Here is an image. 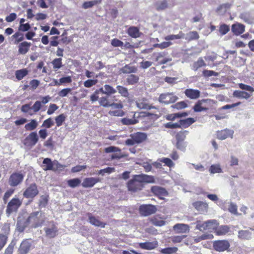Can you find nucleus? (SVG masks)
I'll return each instance as SVG.
<instances>
[{
    "label": "nucleus",
    "instance_id": "9b49d317",
    "mask_svg": "<svg viewBox=\"0 0 254 254\" xmlns=\"http://www.w3.org/2000/svg\"><path fill=\"white\" fill-rule=\"evenodd\" d=\"M151 190L155 195L157 196L160 199H164V196L168 195V192L166 190L160 187H152Z\"/></svg>",
    "mask_w": 254,
    "mask_h": 254
},
{
    "label": "nucleus",
    "instance_id": "dca6fc26",
    "mask_svg": "<svg viewBox=\"0 0 254 254\" xmlns=\"http://www.w3.org/2000/svg\"><path fill=\"white\" fill-rule=\"evenodd\" d=\"M173 229L176 233H186L190 231L189 225L183 223H178L173 226Z\"/></svg>",
    "mask_w": 254,
    "mask_h": 254
},
{
    "label": "nucleus",
    "instance_id": "393cba45",
    "mask_svg": "<svg viewBox=\"0 0 254 254\" xmlns=\"http://www.w3.org/2000/svg\"><path fill=\"white\" fill-rule=\"evenodd\" d=\"M31 46V43L24 41L19 44L18 46V52L20 54H26Z\"/></svg>",
    "mask_w": 254,
    "mask_h": 254
},
{
    "label": "nucleus",
    "instance_id": "f3484780",
    "mask_svg": "<svg viewBox=\"0 0 254 254\" xmlns=\"http://www.w3.org/2000/svg\"><path fill=\"white\" fill-rule=\"evenodd\" d=\"M252 95V94L250 93L240 90H235L233 93V96L234 97L241 99H243L248 100L251 97Z\"/></svg>",
    "mask_w": 254,
    "mask_h": 254
},
{
    "label": "nucleus",
    "instance_id": "bb28decb",
    "mask_svg": "<svg viewBox=\"0 0 254 254\" xmlns=\"http://www.w3.org/2000/svg\"><path fill=\"white\" fill-rule=\"evenodd\" d=\"M230 229L228 225H221L215 229V232L217 236H222L228 233Z\"/></svg>",
    "mask_w": 254,
    "mask_h": 254
},
{
    "label": "nucleus",
    "instance_id": "cd10ccee",
    "mask_svg": "<svg viewBox=\"0 0 254 254\" xmlns=\"http://www.w3.org/2000/svg\"><path fill=\"white\" fill-rule=\"evenodd\" d=\"M127 33L132 38H136L140 36L139 28L135 26H130L127 29Z\"/></svg>",
    "mask_w": 254,
    "mask_h": 254
},
{
    "label": "nucleus",
    "instance_id": "a211bd4d",
    "mask_svg": "<svg viewBox=\"0 0 254 254\" xmlns=\"http://www.w3.org/2000/svg\"><path fill=\"white\" fill-rule=\"evenodd\" d=\"M186 96L190 99H196L200 95V92L197 89H187L185 91Z\"/></svg>",
    "mask_w": 254,
    "mask_h": 254
},
{
    "label": "nucleus",
    "instance_id": "7c9ffc66",
    "mask_svg": "<svg viewBox=\"0 0 254 254\" xmlns=\"http://www.w3.org/2000/svg\"><path fill=\"white\" fill-rule=\"evenodd\" d=\"M121 71L123 73L129 74L136 73L137 71V69L134 66H130L129 64H126L121 69Z\"/></svg>",
    "mask_w": 254,
    "mask_h": 254
},
{
    "label": "nucleus",
    "instance_id": "c85d7f7f",
    "mask_svg": "<svg viewBox=\"0 0 254 254\" xmlns=\"http://www.w3.org/2000/svg\"><path fill=\"white\" fill-rule=\"evenodd\" d=\"M43 167L45 171L54 170L53 162L50 158H44L43 161Z\"/></svg>",
    "mask_w": 254,
    "mask_h": 254
},
{
    "label": "nucleus",
    "instance_id": "f03ea898",
    "mask_svg": "<svg viewBox=\"0 0 254 254\" xmlns=\"http://www.w3.org/2000/svg\"><path fill=\"white\" fill-rule=\"evenodd\" d=\"M46 219L45 213L41 211L33 212L30 214L26 223L33 228H38L43 225Z\"/></svg>",
    "mask_w": 254,
    "mask_h": 254
},
{
    "label": "nucleus",
    "instance_id": "e2e57ef3",
    "mask_svg": "<svg viewBox=\"0 0 254 254\" xmlns=\"http://www.w3.org/2000/svg\"><path fill=\"white\" fill-rule=\"evenodd\" d=\"M59 107L55 104H50L49 107L47 112V114L48 115H52L57 110H58Z\"/></svg>",
    "mask_w": 254,
    "mask_h": 254
},
{
    "label": "nucleus",
    "instance_id": "13d9d810",
    "mask_svg": "<svg viewBox=\"0 0 254 254\" xmlns=\"http://www.w3.org/2000/svg\"><path fill=\"white\" fill-rule=\"evenodd\" d=\"M240 17L245 22L251 24L253 23V20L250 17L248 13H243L240 14Z\"/></svg>",
    "mask_w": 254,
    "mask_h": 254
},
{
    "label": "nucleus",
    "instance_id": "4468645a",
    "mask_svg": "<svg viewBox=\"0 0 254 254\" xmlns=\"http://www.w3.org/2000/svg\"><path fill=\"white\" fill-rule=\"evenodd\" d=\"M31 245L32 244L30 240L26 239L22 241L19 249L20 254H26L28 253Z\"/></svg>",
    "mask_w": 254,
    "mask_h": 254
},
{
    "label": "nucleus",
    "instance_id": "8fccbe9b",
    "mask_svg": "<svg viewBox=\"0 0 254 254\" xmlns=\"http://www.w3.org/2000/svg\"><path fill=\"white\" fill-rule=\"evenodd\" d=\"M206 223H208L207 225V227L208 228V230L210 229H215L216 228V227L218 225V223L216 220L215 219H212V220H209L208 221H205Z\"/></svg>",
    "mask_w": 254,
    "mask_h": 254
},
{
    "label": "nucleus",
    "instance_id": "4d7b16f0",
    "mask_svg": "<svg viewBox=\"0 0 254 254\" xmlns=\"http://www.w3.org/2000/svg\"><path fill=\"white\" fill-rule=\"evenodd\" d=\"M230 30V27L226 24H222L220 25L219 31L221 35L226 34Z\"/></svg>",
    "mask_w": 254,
    "mask_h": 254
},
{
    "label": "nucleus",
    "instance_id": "473e14b6",
    "mask_svg": "<svg viewBox=\"0 0 254 254\" xmlns=\"http://www.w3.org/2000/svg\"><path fill=\"white\" fill-rule=\"evenodd\" d=\"M118 93L123 97L125 98L129 97V92L127 87L121 85H118L116 87Z\"/></svg>",
    "mask_w": 254,
    "mask_h": 254
},
{
    "label": "nucleus",
    "instance_id": "f257e3e1",
    "mask_svg": "<svg viewBox=\"0 0 254 254\" xmlns=\"http://www.w3.org/2000/svg\"><path fill=\"white\" fill-rule=\"evenodd\" d=\"M154 182L155 180L152 176L144 174L134 175L128 182L127 186L129 191L135 192L142 190L144 183H153Z\"/></svg>",
    "mask_w": 254,
    "mask_h": 254
},
{
    "label": "nucleus",
    "instance_id": "2eb2a0df",
    "mask_svg": "<svg viewBox=\"0 0 254 254\" xmlns=\"http://www.w3.org/2000/svg\"><path fill=\"white\" fill-rule=\"evenodd\" d=\"M44 230L47 237L49 238H55L58 234V229L54 224H53L51 228L45 227Z\"/></svg>",
    "mask_w": 254,
    "mask_h": 254
},
{
    "label": "nucleus",
    "instance_id": "5fc2aeb1",
    "mask_svg": "<svg viewBox=\"0 0 254 254\" xmlns=\"http://www.w3.org/2000/svg\"><path fill=\"white\" fill-rule=\"evenodd\" d=\"M48 198L47 196L42 195L39 200V206L40 208H44L47 205Z\"/></svg>",
    "mask_w": 254,
    "mask_h": 254
},
{
    "label": "nucleus",
    "instance_id": "ea45409f",
    "mask_svg": "<svg viewBox=\"0 0 254 254\" xmlns=\"http://www.w3.org/2000/svg\"><path fill=\"white\" fill-rule=\"evenodd\" d=\"M81 183V180L79 178H74L67 181V185L72 188L78 187Z\"/></svg>",
    "mask_w": 254,
    "mask_h": 254
},
{
    "label": "nucleus",
    "instance_id": "de8ad7c7",
    "mask_svg": "<svg viewBox=\"0 0 254 254\" xmlns=\"http://www.w3.org/2000/svg\"><path fill=\"white\" fill-rule=\"evenodd\" d=\"M188 131L185 130L177 133L176 135L177 142H185L184 140L186 137V134L188 133Z\"/></svg>",
    "mask_w": 254,
    "mask_h": 254
},
{
    "label": "nucleus",
    "instance_id": "864d4df0",
    "mask_svg": "<svg viewBox=\"0 0 254 254\" xmlns=\"http://www.w3.org/2000/svg\"><path fill=\"white\" fill-rule=\"evenodd\" d=\"M66 116L64 114H62L57 116L55 118V121L57 127H60L62 125L63 123L65 121Z\"/></svg>",
    "mask_w": 254,
    "mask_h": 254
},
{
    "label": "nucleus",
    "instance_id": "72a5a7b5",
    "mask_svg": "<svg viewBox=\"0 0 254 254\" xmlns=\"http://www.w3.org/2000/svg\"><path fill=\"white\" fill-rule=\"evenodd\" d=\"M28 71L26 68H23L21 69L17 70L15 71V74L16 78L20 80L23 79L25 76L28 74Z\"/></svg>",
    "mask_w": 254,
    "mask_h": 254
},
{
    "label": "nucleus",
    "instance_id": "39448f33",
    "mask_svg": "<svg viewBox=\"0 0 254 254\" xmlns=\"http://www.w3.org/2000/svg\"><path fill=\"white\" fill-rule=\"evenodd\" d=\"M22 202L18 198H13L8 203L6 209V214L9 216L12 213L16 212L21 206Z\"/></svg>",
    "mask_w": 254,
    "mask_h": 254
},
{
    "label": "nucleus",
    "instance_id": "1a4fd4ad",
    "mask_svg": "<svg viewBox=\"0 0 254 254\" xmlns=\"http://www.w3.org/2000/svg\"><path fill=\"white\" fill-rule=\"evenodd\" d=\"M23 178L24 176L21 173H13L9 177L8 184L11 187H16L22 182Z\"/></svg>",
    "mask_w": 254,
    "mask_h": 254
},
{
    "label": "nucleus",
    "instance_id": "a18cd8bd",
    "mask_svg": "<svg viewBox=\"0 0 254 254\" xmlns=\"http://www.w3.org/2000/svg\"><path fill=\"white\" fill-rule=\"evenodd\" d=\"M62 59L61 58L55 59L52 62V64L53 65L54 69H60L63 66Z\"/></svg>",
    "mask_w": 254,
    "mask_h": 254
},
{
    "label": "nucleus",
    "instance_id": "4be33fe9",
    "mask_svg": "<svg viewBox=\"0 0 254 254\" xmlns=\"http://www.w3.org/2000/svg\"><path fill=\"white\" fill-rule=\"evenodd\" d=\"M157 245L158 244L156 242H146L139 244V247L141 249L147 250H151L155 249L157 246Z\"/></svg>",
    "mask_w": 254,
    "mask_h": 254
},
{
    "label": "nucleus",
    "instance_id": "9d476101",
    "mask_svg": "<svg viewBox=\"0 0 254 254\" xmlns=\"http://www.w3.org/2000/svg\"><path fill=\"white\" fill-rule=\"evenodd\" d=\"M234 131L232 129L225 128L224 129L218 131L217 132V136L219 139L224 140L228 137L233 138Z\"/></svg>",
    "mask_w": 254,
    "mask_h": 254
},
{
    "label": "nucleus",
    "instance_id": "7ed1b4c3",
    "mask_svg": "<svg viewBox=\"0 0 254 254\" xmlns=\"http://www.w3.org/2000/svg\"><path fill=\"white\" fill-rule=\"evenodd\" d=\"M213 249L218 252L230 251V244L227 240L214 241L212 243Z\"/></svg>",
    "mask_w": 254,
    "mask_h": 254
},
{
    "label": "nucleus",
    "instance_id": "37998d69",
    "mask_svg": "<svg viewBox=\"0 0 254 254\" xmlns=\"http://www.w3.org/2000/svg\"><path fill=\"white\" fill-rule=\"evenodd\" d=\"M178 250L177 247H168L162 249L160 250V252L163 254H173L177 252Z\"/></svg>",
    "mask_w": 254,
    "mask_h": 254
},
{
    "label": "nucleus",
    "instance_id": "b1692460",
    "mask_svg": "<svg viewBox=\"0 0 254 254\" xmlns=\"http://www.w3.org/2000/svg\"><path fill=\"white\" fill-rule=\"evenodd\" d=\"M192 205L196 210L200 212L205 211L208 208V204L201 201L193 202Z\"/></svg>",
    "mask_w": 254,
    "mask_h": 254
},
{
    "label": "nucleus",
    "instance_id": "6e6d98bb",
    "mask_svg": "<svg viewBox=\"0 0 254 254\" xmlns=\"http://www.w3.org/2000/svg\"><path fill=\"white\" fill-rule=\"evenodd\" d=\"M238 86L240 89L243 90V91H249L251 94H252V93L254 91V88L250 85H248L241 83L238 84Z\"/></svg>",
    "mask_w": 254,
    "mask_h": 254
},
{
    "label": "nucleus",
    "instance_id": "58836bf2",
    "mask_svg": "<svg viewBox=\"0 0 254 254\" xmlns=\"http://www.w3.org/2000/svg\"><path fill=\"white\" fill-rule=\"evenodd\" d=\"M185 38L188 41L196 40L199 38V35L196 31H190L186 34Z\"/></svg>",
    "mask_w": 254,
    "mask_h": 254
},
{
    "label": "nucleus",
    "instance_id": "3c124183",
    "mask_svg": "<svg viewBox=\"0 0 254 254\" xmlns=\"http://www.w3.org/2000/svg\"><path fill=\"white\" fill-rule=\"evenodd\" d=\"M29 224H27L26 223V221L24 222H23L20 220H18L17 224H16V228L18 232H22L26 227H27Z\"/></svg>",
    "mask_w": 254,
    "mask_h": 254
},
{
    "label": "nucleus",
    "instance_id": "6ab92c4d",
    "mask_svg": "<svg viewBox=\"0 0 254 254\" xmlns=\"http://www.w3.org/2000/svg\"><path fill=\"white\" fill-rule=\"evenodd\" d=\"M131 135L136 144L140 143L147 138L146 133L144 132H137Z\"/></svg>",
    "mask_w": 254,
    "mask_h": 254
},
{
    "label": "nucleus",
    "instance_id": "a878e982",
    "mask_svg": "<svg viewBox=\"0 0 254 254\" xmlns=\"http://www.w3.org/2000/svg\"><path fill=\"white\" fill-rule=\"evenodd\" d=\"M195 122L193 118H188L186 119L180 120L179 121L181 128H187Z\"/></svg>",
    "mask_w": 254,
    "mask_h": 254
},
{
    "label": "nucleus",
    "instance_id": "603ef678",
    "mask_svg": "<svg viewBox=\"0 0 254 254\" xmlns=\"http://www.w3.org/2000/svg\"><path fill=\"white\" fill-rule=\"evenodd\" d=\"M121 123L124 125H135L138 123V120L134 119H132L125 118L121 119Z\"/></svg>",
    "mask_w": 254,
    "mask_h": 254
},
{
    "label": "nucleus",
    "instance_id": "0eeeda50",
    "mask_svg": "<svg viewBox=\"0 0 254 254\" xmlns=\"http://www.w3.org/2000/svg\"><path fill=\"white\" fill-rule=\"evenodd\" d=\"M39 193L37 186L35 183L30 184L23 192V195L26 198H33Z\"/></svg>",
    "mask_w": 254,
    "mask_h": 254
},
{
    "label": "nucleus",
    "instance_id": "2f4dec72",
    "mask_svg": "<svg viewBox=\"0 0 254 254\" xmlns=\"http://www.w3.org/2000/svg\"><path fill=\"white\" fill-rule=\"evenodd\" d=\"M232 6V4L226 2L220 5L216 9L218 13L220 14H224L226 12L227 10L230 8Z\"/></svg>",
    "mask_w": 254,
    "mask_h": 254
},
{
    "label": "nucleus",
    "instance_id": "f704fd0d",
    "mask_svg": "<svg viewBox=\"0 0 254 254\" xmlns=\"http://www.w3.org/2000/svg\"><path fill=\"white\" fill-rule=\"evenodd\" d=\"M139 81V77L134 74H129L127 76L126 81L128 85H134Z\"/></svg>",
    "mask_w": 254,
    "mask_h": 254
},
{
    "label": "nucleus",
    "instance_id": "20e7f679",
    "mask_svg": "<svg viewBox=\"0 0 254 254\" xmlns=\"http://www.w3.org/2000/svg\"><path fill=\"white\" fill-rule=\"evenodd\" d=\"M178 99V97L173 93H165L161 94L158 98V101L162 104L168 105L175 103Z\"/></svg>",
    "mask_w": 254,
    "mask_h": 254
},
{
    "label": "nucleus",
    "instance_id": "aec40b11",
    "mask_svg": "<svg viewBox=\"0 0 254 254\" xmlns=\"http://www.w3.org/2000/svg\"><path fill=\"white\" fill-rule=\"evenodd\" d=\"M88 219L89 223L96 227H100L101 228H105L106 225V223L101 222L99 220L97 219L95 217L93 216L91 214L88 213Z\"/></svg>",
    "mask_w": 254,
    "mask_h": 254
},
{
    "label": "nucleus",
    "instance_id": "338daca9",
    "mask_svg": "<svg viewBox=\"0 0 254 254\" xmlns=\"http://www.w3.org/2000/svg\"><path fill=\"white\" fill-rule=\"evenodd\" d=\"M161 162L164 163L165 165L169 167L174 166V163L172 160L169 158H163L160 160Z\"/></svg>",
    "mask_w": 254,
    "mask_h": 254
},
{
    "label": "nucleus",
    "instance_id": "f8f14e48",
    "mask_svg": "<svg viewBox=\"0 0 254 254\" xmlns=\"http://www.w3.org/2000/svg\"><path fill=\"white\" fill-rule=\"evenodd\" d=\"M116 100L115 96L111 97V95H106V96L99 98V103L100 106L105 108H108L110 107V104H111L112 101Z\"/></svg>",
    "mask_w": 254,
    "mask_h": 254
},
{
    "label": "nucleus",
    "instance_id": "c03bdc74",
    "mask_svg": "<svg viewBox=\"0 0 254 254\" xmlns=\"http://www.w3.org/2000/svg\"><path fill=\"white\" fill-rule=\"evenodd\" d=\"M185 34L182 32H179L177 35H170L166 36L165 39L167 41L173 40L175 39H180L184 38Z\"/></svg>",
    "mask_w": 254,
    "mask_h": 254
},
{
    "label": "nucleus",
    "instance_id": "c756f323",
    "mask_svg": "<svg viewBox=\"0 0 254 254\" xmlns=\"http://www.w3.org/2000/svg\"><path fill=\"white\" fill-rule=\"evenodd\" d=\"M238 237L242 240H250L252 238V233L249 230H240Z\"/></svg>",
    "mask_w": 254,
    "mask_h": 254
},
{
    "label": "nucleus",
    "instance_id": "774afa93",
    "mask_svg": "<svg viewBox=\"0 0 254 254\" xmlns=\"http://www.w3.org/2000/svg\"><path fill=\"white\" fill-rule=\"evenodd\" d=\"M120 151L121 149L119 147L114 146H110L105 148V152L107 153L111 152H117Z\"/></svg>",
    "mask_w": 254,
    "mask_h": 254
},
{
    "label": "nucleus",
    "instance_id": "412c9836",
    "mask_svg": "<svg viewBox=\"0 0 254 254\" xmlns=\"http://www.w3.org/2000/svg\"><path fill=\"white\" fill-rule=\"evenodd\" d=\"M231 29L236 35H239L244 32L245 26L244 24L241 23H235L232 25Z\"/></svg>",
    "mask_w": 254,
    "mask_h": 254
},
{
    "label": "nucleus",
    "instance_id": "69168bd1",
    "mask_svg": "<svg viewBox=\"0 0 254 254\" xmlns=\"http://www.w3.org/2000/svg\"><path fill=\"white\" fill-rule=\"evenodd\" d=\"M54 124V122L51 118H49L45 120L42 125V127H45L46 128H50Z\"/></svg>",
    "mask_w": 254,
    "mask_h": 254
},
{
    "label": "nucleus",
    "instance_id": "a19ab883",
    "mask_svg": "<svg viewBox=\"0 0 254 254\" xmlns=\"http://www.w3.org/2000/svg\"><path fill=\"white\" fill-rule=\"evenodd\" d=\"M156 9L158 10H163L168 7V2L167 0H161L158 1L156 3Z\"/></svg>",
    "mask_w": 254,
    "mask_h": 254
},
{
    "label": "nucleus",
    "instance_id": "c9c22d12",
    "mask_svg": "<svg viewBox=\"0 0 254 254\" xmlns=\"http://www.w3.org/2000/svg\"><path fill=\"white\" fill-rule=\"evenodd\" d=\"M38 125L37 121L33 119L29 123L25 125V128L26 130H33L36 128Z\"/></svg>",
    "mask_w": 254,
    "mask_h": 254
},
{
    "label": "nucleus",
    "instance_id": "09e8293b",
    "mask_svg": "<svg viewBox=\"0 0 254 254\" xmlns=\"http://www.w3.org/2000/svg\"><path fill=\"white\" fill-rule=\"evenodd\" d=\"M171 107L173 109L181 110L187 108L188 104L185 101H181L176 103L175 104L172 105Z\"/></svg>",
    "mask_w": 254,
    "mask_h": 254
},
{
    "label": "nucleus",
    "instance_id": "0e129e2a",
    "mask_svg": "<svg viewBox=\"0 0 254 254\" xmlns=\"http://www.w3.org/2000/svg\"><path fill=\"white\" fill-rule=\"evenodd\" d=\"M98 82L97 79H88L84 81V86L86 88H90L95 85Z\"/></svg>",
    "mask_w": 254,
    "mask_h": 254
},
{
    "label": "nucleus",
    "instance_id": "ddd939ff",
    "mask_svg": "<svg viewBox=\"0 0 254 254\" xmlns=\"http://www.w3.org/2000/svg\"><path fill=\"white\" fill-rule=\"evenodd\" d=\"M100 180L98 178H86L84 179L82 186L83 188H92L93 187L96 183L99 182Z\"/></svg>",
    "mask_w": 254,
    "mask_h": 254
},
{
    "label": "nucleus",
    "instance_id": "052dcab7",
    "mask_svg": "<svg viewBox=\"0 0 254 254\" xmlns=\"http://www.w3.org/2000/svg\"><path fill=\"white\" fill-rule=\"evenodd\" d=\"M114 171V168L108 167L105 169L100 170L98 172V174L104 176L105 174H110Z\"/></svg>",
    "mask_w": 254,
    "mask_h": 254
},
{
    "label": "nucleus",
    "instance_id": "49530a36",
    "mask_svg": "<svg viewBox=\"0 0 254 254\" xmlns=\"http://www.w3.org/2000/svg\"><path fill=\"white\" fill-rule=\"evenodd\" d=\"M104 87L105 88V95H111L117 92L115 89L109 84L104 85Z\"/></svg>",
    "mask_w": 254,
    "mask_h": 254
},
{
    "label": "nucleus",
    "instance_id": "79ce46f5",
    "mask_svg": "<svg viewBox=\"0 0 254 254\" xmlns=\"http://www.w3.org/2000/svg\"><path fill=\"white\" fill-rule=\"evenodd\" d=\"M196 227L195 229L198 230L200 231H203L204 230H208L207 225L208 224V223L204 222L201 223L200 220H197L196 223Z\"/></svg>",
    "mask_w": 254,
    "mask_h": 254
},
{
    "label": "nucleus",
    "instance_id": "bf43d9fd",
    "mask_svg": "<svg viewBox=\"0 0 254 254\" xmlns=\"http://www.w3.org/2000/svg\"><path fill=\"white\" fill-rule=\"evenodd\" d=\"M187 146V142H177L176 147L177 148L182 152H185Z\"/></svg>",
    "mask_w": 254,
    "mask_h": 254
},
{
    "label": "nucleus",
    "instance_id": "5701e85b",
    "mask_svg": "<svg viewBox=\"0 0 254 254\" xmlns=\"http://www.w3.org/2000/svg\"><path fill=\"white\" fill-rule=\"evenodd\" d=\"M208 101H209V99H201L198 100L193 107L194 111L195 112H200L206 111L207 109L205 107H201V105L204 103H206Z\"/></svg>",
    "mask_w": 254,
    "mask_h": 254
},
{
    "label": "nucleus",
    "instance_id": "680f3d73",
    "mask_svg": "<svg viewBox=\"0 0 254 254\" xmlns=\"http://www.w3.org/2000/svg\"><path fill=\"white\" fill-rule=\"evenodd\" d=\"M12 37L13 38L16 39L15 41V44H17V43H19L20 42L22 41L24 39L23 34L19 33V32H17L15 33L14 34H13L12 36Z\"/></svg>",
    "mask_w": 254,
    "mask_h": 254
},
{
    "label": "nucleus",
    "instance_id": "e433bc0d",
    "mask_svg": "<svg viewBox=\"0 0 254 254\" xmlns=\"http://www.w3.org/2000/svg\"><path fill=\"white\" fill-rule=\"evenodd\" d=\"M209 171L211 174L221 173L223 172L219 164H213L210 166Z\"/></svg>",
    "mask_w": 254,
    "mask_h": 254
},
{
    "label": "nucleus",
    "instance_id": "6e6552de",
    "mask_svg": "<svg viewBox=\"0 0 254 254\" xmlns=\"http://www.w3.org/2000/svg\"><path fill=\"white\" fill-rule=\"evenodd\" d=\"M39 140L38 135L36 131L31 132L25 138L24 144L28 147H32L36 145Z\"/></svg>",
    "mask_w": 254,
    "mask_h": 254
},
{
    "label": "nucleus",
    "instance_id": "4c0bfd02",
    "mask_svg": "<svg viewBox=\"0 0 254 254\" xmlns=\"http://www.w3.org/2000/svg\"><path fill=\"white\" fill-rule=\"evenodd\" d=\"M206 66V64L202 58H199L198 60L194 63L192 69L196 71L198 68Z\"/></svg>",
    "mask_w": 254,
    "mask_h": 254
},
{
    "label": "nucleus",
    "instance_id": "423d86ee",
    "mask_svg": "<svg viewBox=\"0 0 254 254\" xmlns=\"http://www.w3.org/2000/svg\"><path fill=\"white\" fill-rule=\"evenodd\" d=\"M156 206L152 204H142L139 207V212L142 216H148L155 213L157 211Z\"/></svg>",
    "mask_w": 254,
    "mask_h": 254
}]
</instances>
